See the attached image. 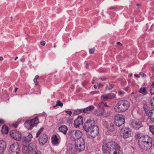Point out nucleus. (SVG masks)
Instances as JSON below:
<instances>
[{
    "label": "nucleus",
    "instance_id": "obj_36",
    "mask_svg": "<svg viewBox=\"0 0 154 154\" xmlns=\"http://www.w3.org/2000/svg\"><path fill=\"white\" fill-rule=\"evenodd\" d=\"M139 74L141 76L143 77H144L146 76L145 74L142 72H140Z\"/></svg>",
    "mask_w": 154,
    "mask_h": 154
},
{
    "label": "nucleus",
    "instance_id": "obj_21",
    "mask_svg": "<svg viewBox=\"0 0 154 154\" xmlns=\"http://www.w3.org/2000/svg\"><path fill=\"white\" fill-rule=\"evenodd\" d=\"M25 125L26 128L28 130L32 129L33 127L29 120L26 121Z\"/></svg>",
    "mask_w": 154,
    "mask_h": 154
},
{
    "label": "nucleus",
    "instance_id": "obj_47",
    "mask_svg": "<svg viewBox=\"0 0 154 154\" xmlns=\"http://www.w3.org/2000/svg\"><path fill=\"white\" fill-rule=\"evenodd\" d=\"M94 89H97V86H96V85H94Z\"/></svg>",
    "mask_w": 154,
    "mask_h": 154
},
{
    "label": "nucleus",
    "instance_id": "obj_14",
    "mask_svg": "<svg viewBox=\"0 0 154 154\" xmlns=\"http://www.w3.org/2000/svg\"><path fill=\"white\" fill-rule=\"evenodd\" d=\"M32 136L31 134H29L27 136L24 137L23 138L22 141V144H29L28 142H30L32 140Z\"/></svg>",
    "mask_w": 154,
    "mask_h": 154
},
{
    "label": "nucleus",
    "instance_id": "obj_55",
    "mask_svg": "<svg viewBox=\"0 0 154 154\" xmlns=\"http://www.w3.org/2000/svg\"><path fill=\"white\" fill-rule=\"evenodd\" d=\"M56 106H53V107H55Z\"/></svg>",
    "mask_w": 154,
    "mask_h": 154
},
{
    "label": "nucleus",
    "instance_id": "obj_1",
    "mask_svg": "<svg viewBox=\"0 0 154 154\" xmlns=\"http://www.w3.org/2000/svg\"><path fill=\"white\" fill-rule=\"evenodd\" d=\"M102 150L104 153L109 152L110 154H122L120 146L114 142H109L104 143Z\"/></svg>",
    "mask_w": 154,
    "mask_h": 154
},
{
    "label": "nucleus",
    "instance_id": "obj_5",
    "mask_svg": "<svg viewBox=\"0 0 154 154\" xmlns=\"http://www.w3.org/2000/svg\"><path fill=\"white\" fill-rule=\"evenodd\" d=\"M130 103L127 100H122L119 101L114 107L115 111L118 113H121L127 110L130 106Z\"/></svg>",
    "mask_w": 154,
    "mask_h": 154
},
{
    "label": "nucleus",
    "instance_id": "obj_39",
    "mask_svg": "<svg viewBox=\"0 0 154 154\" xmlns=\"http://www.w3.org/2000/svg\"><path fill=\"white\" fill-rule=\"evenodd\" d=\"M41 45H42L44 46L45 44V42L44 41H42L40 42Z\"/></svg>",
    "mask_w": 154,
    "mask_h": 154
},
{
    "label": "nucleus",
    "instance_id": "obj_16",
    "mask_svg": "<svg viewBox=\"0 0 154 154\" xmlns=\"http://www.w3.org/2000/svg\"><path fill=\"white\" fill-rule=\"evenodd\" d=\"M6 147V143L3 140L0 141V153L3 152Z\"/></svg>",
    "mask_w": 154,
    "mask_h": 154
},
{
    "label": "nucleus",
    "instance_id": "obj_48",
    "mask_svg": "<svg viewBox=\"0 0 154 154\" xmlns=\"http://www.w3.org/2000/svg\"><path fill=\"white\" fill-rule=\"evenodd\" d=\"M134 76H135V77H137V78H138L139 77V76L138 75H137L136 74H134Z\"/></svg>",
    "mask_w": 154,
    "mask_h": 154
},
{
    "label": "nucleus",
    "instance_id": "obj_17",
    "mask_svg": "<svg viewBox=\"0 0 154 154\" xmlns=\"http://www.w3.org/2000/svg\"><path fill=\"white\" fill-rule=\"evenodd\" d=\"M67 127L65 125H63L60 127L58 128L59 130L61 132L66 134L68 130Z\"/></svg>",
    "mask_w": 154,
    "mask_h": 154
},
{
    "label": "nucleus",
    "instance_id": "obj_9",
    "mask_svg": "<svg viewBox=\"0 0 154 154\" xmlns=\"http://www.w3.org/2000/svg\"><path fill=\"white\" fill-rule=\"evenodd\" d=\"M11 136L14 140L20 141L21 139V134L20 132L17 131H11L10 132Z\"/></svg>",
    "mask_w": 154,
    "mask_h": 154
},
{
    "label": "nucleus",
    "instance_id": "obj_52",
    "mask_svg": "<svg viewBox=\"0 0 154 154\" xmlns=\"http://www.w3.org/2000/svg\"><path fill=\"white\" fill-rule=\"evenodd\" d=\"M103 113H101V114H100V113L99 114V115H103Z\"/></svg>",
    "mask_w": 154,
    "mask_h": 154
},
{
    "label": "nucleus",
    "instance_id": "obj_41",
    "mask_svg": "<svg viewBox=\"0 0 154 154\" xmlns=\"http://www.w3.org/2000/svg\"><path fill=\"white\" fill-rule=\"evenodd\" d=\"M35 154H43L40 151H37L35 152Z\"/></svg>",
    "mask_w": 154,
    "mask_h": 154
},
{
    "label": "nucleus",
    "instance_id": "obj_40",
    "mask_svg": "<svg viewBox=\"0 0 154 154\" xmlns=\"http://www.w3.org/2000/svg\"><path fill=\"white\" fill-rule=\"evenodd\" d=\"M117 45H119L120 46V47H123L122 46H123L122 44L119 42H118L117 43Z\"/></svg>",
    "mask_w": 154,
    "mask_h": 154
},
{
    "label": "nucleus",
    "instance_id": "obj_10",
    "mask_svg": "<svg viewBox=\"0 0 154 154\" xmlns=\"http://www.w3.org/2000/svg\"><path fill=\"white\" fill-rule=\"evenodd\" d=\"M22 149V152L23 154H28L30 150L34 149L36 148V146L34 144V146L32 148L29 144L23 145Z\"/></svg>",
    "mask_w": 154,
    "mask_h": 154
},
{
    "label": "nucleus",
    "instance_id": "obj_38",
    "mask_svg": "<svg viewBox=\"0 0 154 154\" xmlns=\"http://www.w3.org/2000/svg\"><path fill=\"white\" fill-rule=\"evenodd\" d=\"M38 77L39 76L38 75H36L33 79V81H37V79H38Z\"/></svg>",
    "mask_w": 154,
    "mask_h": 154
},
{
    "label": "nucleus",
    "instance_id": "obj_22",
    "mask_svg": "<svg viewBox=\"0 0 154 154\" xmlns=\"http://www.w3.org/2000/svg\"><path fill=\"white\" fill-rule=\"evenodd\" d=\"M94 109V107L92 106H90L84 109L83 111L85 113H88L91 112Z\"/></svg>",
    "mask_w": 154,
    "mask_h": 154
},
{
    "label": "nucleus",
    "instance_id": "obj_26",
    "mask_svg": "<svg viewBox=\"0 0 154 154\" xmlns=\"http://www.w3.org/2000/svg\"><path fill=\"white\" fill-rule=\"evenodd\" d=\"M150 92L151 95L154 94V81L151 84V88Z\"/></svg>",
    "mask_w": 154,
    "mask_h": 154
},
{
    "label": "nucleus",
    "instance_id": "obj_6",
    "mask_svg": "<svg viewBox=\"0 0 154 154\" xmlns=\"http://www.w3.org/2000/svg\"><path fill=\"white\" fill-rule=\"evenodd\" d=\"M125 117L122 115H118L115 116L114 119L115 124L118 127L123 125L125 122Z\"/></svg>",
    "mask_w": 154,
    "mask_h": 154
},
{
    "label": "nucleus",
    "instance_id": "obj_54",
    "mask_svg": "<svg viewBox=\"0 0 154 154\" xmlns=\"http://www.w3.org/2000/svg\"><path fill=\"white\" fill-rule=\"evenodd\" d=\"M153 100H154V97H153Z\"/></svg>",
    "mask_w": 154,
    "mask_h": 154
},
{
    "label": "nucleus",
    "instance_id": "obj_31",
    "mask_svg": "<svg viewBox=\"0 0 154 154\" xmlns=\"http://www.w3.org/2000/svg\"><path fill=\"white\" fill-rule=\"evenodd\" d=\"M149 103L150 106L153 108H154V100H151Z\"/></svg>",
    "mask_w": 154,
    "mask_h": 154
},
{
    "label": "nucleus",
    "instance_id": "obj_44",
    "mask_svg": "<svg viewBox=\"0 0 154 154\" xmlns=\"http://www.w3.org/2000/svg\"><path fill=\"white\" fill-rule=\"evenodd\" d=\"M76 111L79 112V113H81L82 112V110L81 109L77 110Z\"/></svg>",
    "mask_w": 154,
    "mask_h": 154
},
{
    "label": "nucleus",
    "instance_id": "obj_4",
    "mask_svg": "<svg viewBox=\"0 0 154 154\" xmlns=\"http://www.w3.org/2000/svg\"><path fill=\"white\" fill-rule=\"evenodd\" d=\"M138 143L139 147L142 149H149L152 146V140L149 136L145 135L139 138Z\"/></svg>",
    "mask_w": 154,
    "mask_h": 154
},
{
    "label": "nucleus",
    "instance_id": "obj_51",
    "mask_svg": "<svg viewBox=\"0 0 154 154\" xmlns=\"http://www.w3.org/2000/svg\"><path fill=\"white\" fill-rule=\"evenodd\" d=\"M134 92H132L131 93V94H134Z\"/></svg>",
    "mask_w": 154,
    "mask_h": 154
},
{
    "label": "nucleus",
    "instance_id": "obj_37",
    "mask_svg": "<svg viewBox=\"0 0 154 154\" xmlns=\"http://www.w3.org/2000/svg\"><path fill=\"white\" fill-rule=\"evenodd\" d=\"M118 93L120 95H122L124 94V92L122 90H120L118 92Z\"/></svg>",
    "mask_w": 154,
    "mask_h": 154
},
{
    "label": "nucleus",
    "instance_id": "obj_57",
    "mask_svg": "<svg viewBox=\"0 0 154 154\" xmlns=\"http://www.w3.org/2000/svg\"><path fill=\"white\" fill-rule=\"evenodd\" d=\"M152 53H154V52H153Z\"/></svg>",
    "mask_w": 154,
    "mask_h": 154
},
{
    "label": "nucleus",
    "instance_id": "obj_50",
    "mask_svg": "<svg viewBox=\"0 0 154 154\" xmlns=\"http://www.w3.org/2000/svg\"><path fill=\"white\" fill-rule=\"evenodd\" d=\"M18 58V57H16L14 59V60H16Z\"/></svg>",
    "mask_w": 154,
    "mask_h": 154
},
{
    "label": "nucleus",
    "instance_id": "obj_12",
    "mask_svg": "<svg viewBox=\"0 0 154 154\" xmlns=\"http://www.w3.org/2000/svg\"><path fill=\"white\" fill-rule=\"evenodd\" d=\"M132 127L134 128L138 129L142 126V123L139 120H135L133 121L131 123Z\"/></svg>",
    "mask_w": 154,
    "mask_h": 154
},
{
    "label": "nucleus",
    "instance_id": "obj_29",
    "mask_svg": "<svg viewBox=\"0 0 154 154\" xmlns=\"http://www.w3.org/2000/svg\"><path fill=\"white\" fill-rule=\"evenodd\" d=\"M149 130L152 134L154 135V125H151L149 126Z\"/></svg>",
    "mask_w": 154,
    "mask_h": 154
},
{
    "label": "nucleus",
    "instance_id": "obj_34",
    "mask_svg": "<svg viewBox=\"0 0 154 154\" xmlns=\"http://www.w3.org/2000/svg\"><path fill=\"white\" fill-rule=\"evenodd\" d=\"M66 112L67 114H68L70 116H71L72 113V112L70 111H66Z\"/></svg>",
    "mask_w": 154,
    "mask_h": 154
},
{
    "label": "nucleus",
    "instance_id": "obj_15",
    "mask_svg": "<svg viewBox=\"0 0 154 154\" xmlns=\"http://www.w3.org/2000/svg\"><path fill=\"white\" fill-rule=\"evenodd\" d=\"M148 116L151 122H154V109L150 110L148 114Z\"/></svg>",
    "mask_w": 154,
    "mask_h": 154
},
{
    "label": "nucleus",
    "instance_id": "obj_8",
    "mask_svg": "<svg viewBox=\"0 0 154 154\" xmlns=\"http://www.w3.org/2000/svg\"><path fill=\"white\" fill-rule=\"evenodd\" d=\"M20 152L19 146L17 143H13L10 147L9 154H19Z\"/></svg>",
    "mask_w": 154,
    "mask_h": 154
},
{
    "label": "nucleus",
    "instance_id": "obj_56",
    "mask_svg": "<svg viewBox=\"0 0 154 154\" xmlns=\"http://www.w3.org/2000/svg\"><path fill=\"white\" fill-rule=\"evenodd\" d=\"M56 46H54V47H56Z\"/></svg>",
    "mask_w": 154,
    "mask_h": 154
},
{
    "label": "nucleus",
    "instance_id": "obj_30",
    "mask_svg": "<svg viewBox=\"0 0 154 154\" xmlns=\"http://www.w3.org/2000/svg\"><path fill=\"white\" fill-rule=\"evenodd\" d=\"M63 103L61 102L60 100H57V103L56 105V106H60L61 107L63 106Z\"/></svg>",
    "mask_w": 154,
    "mask_h": 154
},
{
    "label": "nucleus",
    "instance_id": "obj_28",
    "mask_svg": "<svg viewBox=\"0 0 154 154\" xmlns=\"http://www.w3.org/2000/svg\"><path fill=\"white\" fill-rule=\"evenodd\" d=\"M21 123V120L20 119H18L17 121L12 124V126L15 128H17L18 125Z\"/></svg>",
    "mask_w": 154,
    "mask_h": 154
},
{
    "label": "nucleus",
    "instance_id": "obj_33",
    "mask_svg": "<svg viewBox=\"0 0 154 154\" xmlns=\"http://www.w3.org/2000/svg\"><path fill=\"white\" fill-rule=\"evenodd\" d=\"M89 51V54H92L94 52L95 50L94 49H90Z\"/></svg>",
    "mask_w": 154,
    "mask_h": 154
},
{
    "label": "nucleus",
    "instance_id": "obj_42",
    "mask_svg": "<svg viewBox=\"0 0 154 154\" xmlns=\"http://www.w3.org/2000/svg\"><path fill=\"white\" fill-rule=\"evenodd\" d=\"M4 123V120L1 119H0V125Z\"/></svg>",
    "mask_w": 154,
    "mask_h": 154
},
{
    "label": "nucleus",
    "instance_id": "obj_19",
    "mask_svg": "<svg viewBox=\"0 0 154 154\" xmlns=\"http://www.w3.org/2000/svg\"><path fill=\"white\" fill-rule=\"evenodd\" d=\"M31 123L33 127L37 125L39 123L38 118L37 117H35L34 119L29 120Z\"/></svg>",
    "mask_w": 154,
    "mask_h": 154
},
{
    "label": "nucleus",
    "instance_id": "obj_32",
    "mask_svg": "<svg viewBox=\"0 0 154 154\" xmlns=\"http://www.w3.org/2000/svg\"><path fill=\"white\" fill-rule=\"evenodd\" d=\"M113 88V86L111 85H109L106 87V90H109L112 89Z\"/></svg>",
    "mask_w": 154,
    "mask_h": 154
},
{
    "label": "nucleus",
    "instance_id": "obj_7",
    "mask_svg": "<svg viewBox=\"0 0 154 154\" xmlns=\"http://www.w3.org/2000/svg\"><path fill=\"white\" fill-rule=\"evenodd\" d=\"M120 134L121 137L126 138L131 136V131L129 128L125 127L122 128Z\"/></svg>",
    "mask_w": 154,
    "mask_h": 154
},
{
    "label": "nucleus",
    "instance_id": "obj_3",
    "mask_svg": "<svg viewBox=\"0 0 154 154\" xmlns=\"http://www.w3.org/2000/svg\"><path fill=\"white\" fill-rule=\"evenodd\" d=\"M95 124V122L92 120H88L85 124L84 129L88 132V136L89 138H94L99 134V128Z\"/></svg>",
    "mask_w": 154,
    "mask_h": 154
},
{
    "label": "nucleus",
    "instance_id": "obj_18",
    "mask_svg": "<svg viewBox=\"0 0 154 154\" xmlns=\"http://www.w3.org/2000/svg\"><path fill=\"white\" fill-rule=\"evenodd\" d=\"M51 143L54 145H57L59 143V139L56 135H54L51 137Z\"/></svg>",
    "mask_w": 154,
    "mask_h": 154
},
{
    "label": "nucleus",
    "instance_id": "obj_45",
    "mask_svg": "<svg viewBox=\"0 0 154 154\" xmlns=\"http://www.w3.org/2000/svg\"><path fill=\"white\" fill-rule=\"evenodd\" d=\"M34 82H35V84L36 85H38V82H37V81H34Z\"/></svg>",
    "mask_w": 154,
    "mask_h": 154
},
{
    "label": "nucleus",
    "instance_id": "obj_46",
    "mask_svg": "<svg viewBox=\"0 0 154 154\" xmlns=\"http://www.w3.org/2000/svg\"><path fill=\"white\" fill-rule=\"evenodd\" d=\"M3 58L2 57H0V61L2 60H3Z\"/></svg>",
    "mask_w": 154,
    "mask_h": 154
},
{
    "label": "nucleus",
    "instance_id": "obj_27",
    "mask_svg": "<svg viewBox=\"0 0 154 154\" xmlns=\"http://www.w3.org/2000/svg\"><path fill=\"white\" fill-rule=\"evenodd\" d=\"M44 129V128H42L38 131L36 134V137H38L42 133Z\"/></svg>",
    "mask_w": 154,
    "mask_h": 154
},
{
    "label": "nucleus",
    "instance_id": "obj_24",
    "mask_svg": "<svg viewBox=\"0 0 154 154\" xmlns=\"http://www.w3.org/2000/svg\"><path fill=\"white\" fill-rule=\"evenodd\" d=\"M2 131L3 134H7L8 132V129L6 125H4L2 127Z\"/></svg>",
    "mask_w": 154,
    "mask_h": 154
},
{
    "label": "nucleus",
    "instance_id": "obj_13",
    "mask_svg": "<svg viewBox=\"0 0 154 154\" xmlns=\"http://www.w3.org/2000/svg\"><path fill=\"white\" fill-rule=\"evenodd\" d=\"M48 136L45 134H43L41 135L39 140V143L43 145L45 144L48 140Z\"/></svg>",
    "mask_w": 154,
    "mask_h": 154
},
{
    "label": "nucleus",
    "instance_id": "obj_35",
    "mask_svg": "<svg viewBox=\"0 0 154 154\" xmlns=\"http://www.w3.org/2000/svg\"><path fill=\"white\" fill-rule=\"evenodd\" d=\"M97 86L98 88H99L100 87H102L103 86V85L100 83H98L97 84Z\"/></svg>",
    "mask_w": 154,
    "mask_h": 154
},
{
    "label": "nucleus",
    "instance_id": "obj_49",
    "mask_svg": "<svg viewBox=\"0 0 154 154\" xmlns=\"http://www.w3.org/2000/svg\"><path fill=\"white\" fill-rule=\"evenodd\" d=\"M17 89V88H15V92H16Z\"/></svg>",
    "mask_w": 154,
    "mask_h": 154
},
{
    "label": "nucleus",
    "instance_id": "obj_20",
    "mask_svg": "<svg viewBox=\"0 0 154 154\" xmlns=\"http://www.w3.org/2000/svg\"><path fill=\"white\" fill-rule=\"evenodd\" d=\"M31 123L33 127L37 125L39 123L38 118L37 117H35L34 119L29 120Z\"/></svg>",
    "mask_w": 154,
    "mask_h": 154
},
{
    "label": "nucleus",
    "instance_id": "obj_43",
    "mask_svg": "<svg viewBox=\"0 0 154 154\" xmlns=\"http://www.w3.org/2000/svg\"><path fill=\"white\" fill-rule=\"evenodd\" d=\"M144 110L145 112L146 113H147L148 112V110L147 108H144Z\"/></svg>",
    "mask_w": 154,
    "mask_h": 154
},
{
    "label": "nucleus",
    "instance_id": "obj_2",
    "mask_svg": "<svg viewBox=\"0 0 154 154\" xmlns=\"http://www.w3.org/2000/svg\"><path fill=\"white\" fill-rule=\"evenodd\" d=\"M82 136V133L80 131H75L74 134L72 135L73 139L75 140V147L72 149L73 152L79 151H82L85 148V143L83 139H79Z\"/></svg>",
    "mask_w": 154,
    "mask_h": 154
},
{
    "label": "nucleus",
    "instance_id": "obj_23",
    "mask_svg": "<svg viewBox=\"0 0 154 154\" xmlns=\"http://www.w3.org/2000/svg\"><path fill=\"white\" fill-rule=\"evenodd\" d=\"M115 96H111L110 94H108L106 95H103L101 96V97L103 100H107L108 99H112L115 97Z\"/></svg>",
    "mask_w": 154,
    "mask_h": 154
},
{
    "label": "nucleus",
    "instance_id": "obj_25",
    "mask_svg": "<svg viewBox=\"0 0 154 154\" xmlns=\"http://www.w3.org/2000/svg\"><path fill=\"white\" fill-rule=\"evenodd\" d=\"M139 92L143 94H146L147 93L146 88V87L141 88L139 90Z\"/></svg>",
    "mask_w": 154,
    "mask_h": 154
},
{
    "label": "nucleus",
    "instance_id": "obj_53",
    "mask_svg": "<svg viewBox=\"0 0 154 154\" xmlns=\"http://www.w3.org/2000/svg\"><path fill=\"white\" fill-rule=\"evenodd\" d=\"M20 61H24V60H21Z\"/></svg>",
    "mask_w": 154,
    "mask_h": 154
},
{
    "label": "nucleus",
    "instance_id": "obj_11",
    "mask_svg": "<svg viewBox=\"0 0 154 154\" xmlns=\"http://www.w3.org/2000/svg\"><path fill=\"white\" fill-rule=\"evenodd\" d=\"M83 124V119L82 116H79L75 120L74 122V125L75 127L78 128Z\"/></svg>",
    "mask_w": 154,
    "mask_h": 154
}]
</instances>
